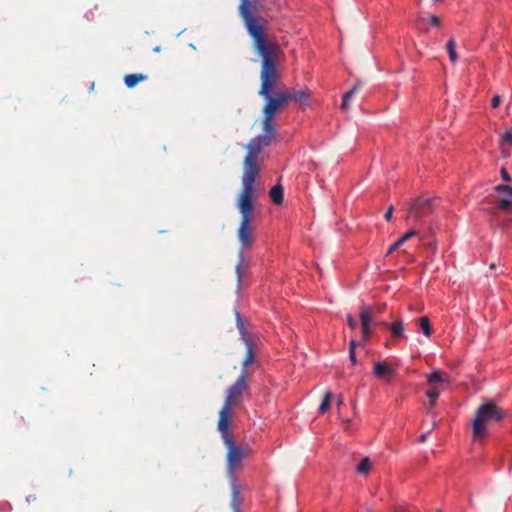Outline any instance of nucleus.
Segmentation results:
<instances>
[{
  "label": "nucleus",
  "instance_id": "f257e3e1",
  "mask_svg": "<svg viewBox=\"0 0 512 512\" xmlns=\"http://www.w3.org/2000/svg\"><path fill=\"white\" fill-rule=\"evenodd\" d=\"M254 52L261 59V85L258 94L266 101L262 112L275 117L277 112L281 111L290 102V96L285 92V89L273 93L280 80L277 64L283 56V51L280 44H271L268 47L254 49Z\"/></svg>",
  "mask_w": 512,
  "mask_h": 512
},
{
  "label": "nucleus",
  "instance_id": "f03ea898",
  "mask_svg": "<svg viewBox=\"0 0 512 512\" xmlns=\"http://www.w3.org/2000/svg\"><path fill=\"white\" fill-rule=\"evenodd\" d=\"M254 196L255 180L242 177V189L237 199V208L241 214L237 237L243 249H250L254 242Z\"/></svg>",
  "mask_w": 512,
  "mask_h": 512
},
{
  "label": "nucleus",
  "instance_id": "7ed1b4c3",
  "mask_svg": "<svg viewBox=\"0 0 512 512\" xmlns=\"http://www.w3.org/2000/svg\"><path fill=\"white\" fill-rule=\"evenodd\" d=\"M257 5L258 0H240L238 8L245 28L252 38L253 50L268 47L271 44H279L274 37H270L267 33L268 21L264 17L253 13L257 10Z\"/></svg>",
  "mask_w": 512,
  "mask_h": 512
},
{
  "label": "nucleus",
  "instance_id": "20e7f679",
  "mask_svg": "<svg viewBox=\"0 0 512 512\" xmlns=\"http://www.w3.org/2000/svg\"><path fill=\"white\" fill-rule=\"evenodd\" d=\"M273 119L274 116L263 114L262 129L264 134L256 136L245 146L247 155L244 158L242 177L256 180L259 173L257 158L262 149L269 146L276 135Z\"/></svg>",
  "mask_w": 512,
  "mask_h": 512
},
{
  "label": "nucleus",
  "instance_id": "39448f33",
  "mask_svg": "<svg viewBox=\"0 0 512 512\" xmlns=\"http://www.w3.org/2000/svg\"><path fill=\"white\" fill-rule=\"evenodd\" d=\"M502 411L493 401L481 404L475 413V419L472 423V434L475 440L486 437L487 428L490 423L500 422L505 417Z\"/></svg>",
  "mask_w": 512,
  "mask_h": 512
},
{
  "label": "nucleus",
  "instance_id": "423d86ee",
  "mask_svg": "<svg viewBox=\"0 0 512 512\" xmlns=\"http://www.w3.org/2000/svg\"><path fill=\"white\" fill-rule=\"evenodd\" d=\"M235 316H236L237 328L239 330L241 339L246 346V354L242 361L240 375H244V376L248 377V368L250 365H252L254 363V361L256 359L255 345H254V342L251 340V338L248 335V331L244 326V322L242 320L240 313L236 311Z\"/></svg>",
  "mask_w": 512,
  "mask_h": 512
},
{
  "label": "nucleus",
  "instance_id": "0eeeda50",
  "mask_svg": "<svg viewBox=\"0 0 512 512\" xmlns=\"http://www.w3.org/2000/svg\"><path fill=\"white\" fill-rule=\"evenodd\" d=\"M249 394L248 377L239 375L235 382L228 388L224 405L234 408L239 405L244 396Z\"/></svg>",
  "mask_w": 512,
  "mask_h": 512
},
{
  "label": "nucleus",
  "instance_id": "6e6552de",
  "mask_svg": "<svg viewBox=\"0 0 512 512\" xmlns=\"http://www.w3.org/2000/svg\"><path fill=\"white\" fill-rule=\"evenodd\" d=\"M227 449L226 461H227V474L229 478H234L235 470L244 458L243 454L239 451L238 446L234 440H227L224 442Z\"/></svg>",
  "mask_w": 512,
  "mask_h": 512
},
{
  "label": "nucleus",
  "instance_id": "1a4fd4ad",
  "mask_svg": "<svg viewBox=\"0 0 512 512\" xmlns=\"http://www.w3.org/2000/svg\"><path fill=\"white\" fill-rule=\"evenodd\" d=\"M495 191L498 193L495 200L496 206L490 212L494 213L495 209L512 212V187L500 184L495 187Z\"/></svg>",
  "mask_w": 512,
  "mask_h": 512
},
{
  "label": "nucleus",
  "instance_id": "9d476101",
  "mask_svg": "<svg viewBox=\"0 0 512 512\" xmlns=\"http://www.w3.org/2000/svg\"><path fill=\"white\" fill-rule=\"evenodd\" d=\"M233 413V408L227 405L222 406L219 411V420H218V431L221 434V438L223 443L227 440H233L231 432H230V421Z\"/></svg>",
  "mask_w": 512,
  "mask_h": 512
},
{
  "label": "nucleus",
  "instance_id": "9b49d317",
  "mask_svg": "<svg viewBox=\"0 0 512 512\" xmlns=\"http://www.w3.org/2000/svg\"><path fill=\"white\" fill-rule=\"evenodd\" d=\"M431 203L430 198H417L410 206L409 215L417 219L422 218L431 212Z\"/></svg>",
  "mask_w": 512,
  "mask_h": 512
},
{
  "label": "nucleus",
  "instance_id": "f8f14e48",
  "mask_svg": "<svg viewBox=\"0 0 512 512\" xmlns=\"http://www.w3.org/2000/svg\"><path fill=\"white\" fill-rule=\"evenodd\" d=\"M373 374L379 379H389L395 375V370L391 368L387 361L375 362Z\"/></svg>",
  "mask_w": 512,
  "mask_h": 512
},
{
  "label": "nucleus",
  "instance_id": "ddd939ff",
  "mask_svg": "<svg viewBox=\"0 0 512 512\" xmlns=\"http://www.w3.org/2000/svg\"><path fill=\"white\" fill-rule=\"evenodd\" d=\"M231 480V506L234 512H240V506L242 504V497L240 489L237 483L236 477L230 478Z\"/></svg>",
  "mask_w": 512,
  "mask_h": 512
},
{
  "label": "nucleus",
  "instance_id": "4468645a",
  "mask_svg": "<svg viewBox=\"0 0 512 512\" xmlns=\"http://www.w3.org/2000/svg\"><path fill=\"white\" fill-rule=\"evenodd\" d=\"M285 92L289 94L290 101L293 100L301 105L306 104L309 99V96H310V91L308 89L300 90V91H293L290 89H285Z\"/></svg>",
  "mask_w": 512,
  "mask_h": 512
},
{
  "label": "nucleus",
  "instance_id": "2eb2a0df",
  "mask_svg": "<svg viewBox=\"0 0 512 512\" xmlns=\"http://www.w3.org/2000/svg\"><path fill=\"white\" fill-rule=\"evenodd\" d=\"M427 381L429 384L433 385L438 382H450L449 376H447L443 371L441 370H435L431 374L427 376Z\"/></svg>",
  "mask_w": 512,
  "mask_h": 512
},
{
  "label": "nucleus",
  "instance_id": "dca6fc26",
  "mask_svg": "<svg viewBox=\"0 0 512 512\" xmlns=\"http://www.w3.org/2000/svg\"><path fill=\"white\" fill-rule=\"evenodd\" d=\"M147 79V76L141 73L128 74L124 77V83L128 88L135 87L141 81Z\"/></svg>",
  "mask_w": 512,
  "mask_h": 512
},
{
  "label": "nucleus",
  "instance_id": "f3484780",
  "mask_svg": "<svg viewBox=\"0 0 512 512\" xmlns=\"http://www.w3.org/2000/svg\"><path fill=\"white\" fill-rule=\"evenodd\" d=\"M389 330L394 338H403L405 336L404 323L402 320H397L389 324Z\"/></svg>",
  "mask_w": 512,
  "mask_h": 512
},
{
  "label": "nucleus",
  "instance_id": "a211bd4d",
  "mask_svg": "<svg viewBox=\"0 0 512 512\" xmlns=\"http://www.w3.org/2000/svg\"><path fill=\"white\" fill-rule=\"evenodd\" d=\"M361 326L371 325L373 323V312L369 306H362L360 310Z\"/></svg>",
  "mask_w": 512,
  "mask_h": 512
},
{
  "label": "nucleus",
  "instance_id": "6ab92c4d",
  "mask_svg": "<svg viewBox=\"0 0 512 512\" xmlns=\"http://www.w3.org/2000/svg\"><path fill=\"white\" fill-rule=\"evenodd\" d=\"M269 195L273 203L275 204H282L283 202V188L281 185H275L273 186L270 191Z\"/></svg>",
  "mask_w": 512,
  "mask_h": 512
},
{
  "label": "nucleus",
  "instance_id": "aec40b11",
  "mask_svg": "<svg viewBox=\"0 0 512 512\" xmlns=\"http://www.w3.org/2000/svg\"><path fill=\"white\" fill-rule=\"evenodd\" d=\"M418 324L426 337H430L432 335L433 329L427 316L420 317L418 319Z\"/></svg>",
  "mask_w": 512,
  "mask_h": 512
},
{
  "label": "nucleus",
  "instance_id": "412c9836",
  "mask_svg": "<svg viewBox=\"0 0 512 512\" xmlns=\"http://www.w3.org/2000/svg\"><path fill=\"white\" fill-rule=\"evenodd\" d=\"M447 52L449 55V59L452 63H455L458 60V55L456 52V41L454 38L448 40L446 44Z\"/></svg>",
  "mask_w": 512,
  "mask_h": 512
},
{
  "label": "nucleus",
  "instance_id": "4be33fe9",
  "mask_svg": "<svg viewBox=\"0 0 512 512\" xmlns=\"http://www.w3.org/2000/svg\"><path fill=\"white\" fill-rule=\"evenodd\" d=\"M359 85H354L348 92H346L343 96V100L341 103V108L346 110L349 108V101L350 99L355 95V93L358 91Z\"/></svg>",
  "mask_w": 512,
  "mask_h": 512
},
{
  "label": "nucleus",
  "instance_id": "5701e85b",
  "mask_svg": "<svg viewBox=\"0 0 512 512\" xmlns=\"http://www.w3.org/2000/svg\"><path fill=\"white\" fill-rule=\"evenodd\" d=\"M332 400V393L330 391H327L322 399V402L319 406V412L324 414L330 407Z\"/></svg>",
  "mask_w": 512,
  "mask_h": 512
},
{
  "label": "nucleus",
  "instance_id": "b1692460",
  "mask_svg": "<svg viewBox=\"0 0 512 512\" xmlns=\"http://www.w3.org/2000/svg\"><path fill=\"white\" fill-rule=\"evenodd\" d=\"M371 468V462L368 457L363 458L360 463L357 465V472L359 474H367Z\"/></svg>",
  "mask_w": 512,
  "mask_h": 512
},
{
  "label": "nucleus",
  "instance_id": "393cba45",
  "mask_svg": "<svg viewBox=\"0 0 512 512\" xmlns=\"http://www.w3.org/2000/svg\"><path fill=\"white\" fill-rule=\"evenodd\" d=\"M440 391L437 387H431L427 390L426 395L429 398L430 407H433L438 399Z\"/></svg>",
  "mask_w": 512,
  "mask_h": 512
},
{
  "label": "nucleus",
  "instance_id": "a878e982",
  "mask_svg": "<svg viewBox=\"0 0 512 512\" xmlns=\"http://www.w3.org/2000/svg\"><path fill=\"white\" fill-rule=\"evenodd\" d=\"M417 235V231L412 229L406 232L403 236H401L396 242L402 246L405 242L410 240L412 237Z\"/></svg>",
  "mask_w": 512,
  "mask_h": 512
},
{
  "label": "nucleus",
  "instance_id": "bb28decb",
  "mask_svg": "<svg viewBox=\"0 0 512 512\" xmlns=\"http://www.w3.org/2000/svg\"><path fill=\"white\" fill-rule=\"evenodd\" d=\"M501 144L512 146V131H507L502 135Z\"/></svg>",
  "mask_w": 512,
  "mask_h": 512
},
{
  "label": "nucleus",
  "instance_id": "cd10ccee",
  "mask_svg": "<svg viewBox=\"0 0 512 512\" xmlns=\"http://www.w3.org/2000/svg\"><path fill=\"white\" fill-rule=\"evenodd\" d=\"M239 258H240V261H239V263L236 266V273H237L238 282H240L241 278H242L241 267H242V264H243V252L239 253Z\"/></svg>",
  "mask_w": 512,
  "mask_h": 512
},
{
  "label": "nucleus",
  "instance_id": "c85d7f7f",
  "mask_svg": "<svg viewBox=\"0 0 512 512\" xmlns=\"http://www.w3.org/2000/svg\"><path fill=\"white\" fill-rule=\"evenodd\" d=\"M371 325L361 326L363 340L367 341L371 336Z\"/></svg>",
  "mask_w": 512,
  "mask_h": 512
},
{
  "label": "nucleus",
  "instance_id": "c756f323",
  "mask_svg": "<svg viewBox=\"0 0 512 512\" xmlns=\"http://www.w3.org/2000/svg\"><path fill=\"white\" fill-rule=\"evenodd\" d=\"M427 21L429 22L430 25L432 26H436V27H439L441 25V21L440 19L435 16V15H430L428 18H427Z\"/></svg>",
  "mask_w": 512,
  "mask_h": 512
},
{
  "label": "nucleus",
  "instance_id": "7c9ffc66",
  "mask_svg": "<svg viewBox=\"0 0 512 512\" xmlns=\"http://www.w3.org/2000/svg\"><path fill=\"white\" fill-rule=\"evenodd\" d=\"M347 323L351 329H356L357 327V321L354 319V317L351 314L347 315Z\"/></svg>",
  "mask_w": 512,
  "mask_h": 512
},
{
  "label": "nucleus",
  "instance_id": "2f4dec72",
  "mask_svg": "<svg viewBox=\"0 0 512 512\" xmlns=\"http://www.w3.org/2000/svg\"><path fill=\"white\" fill-rule=\"evenodd\" d=\"M238 449L243 454L244 458L251 453V449L248 445L238 446Z\"/></svg>",
  "mask_w": 512,
  "mask_h": 512
},
{
  "label": "nucleus",
  "instance_id": "473e14b6",
  "mask_svg": "<svg viewBox=\"0 0 512 512\" xmlns=\"http://www.w3.org/2000/svg\"><path fill=\"white\" fill-rule=\"evenodd\" d=\"M501 103V97L499 95H495L491 100V106L493 108H497L500 106Z\"/></svg>",
  "mask_w": 512,
  "mask_h": 512
},
{
  "label": "nucleus",
  "instance_id": "72a5a7b5",
  "mask_svg": "<svg viewBox=\"0 0 512 512\" xmlns=\"http://www.w3.org/2000/svg\"><path fill=\"white\" fill-rule=\"evenodd\" d=\"M501 177L506 182H510L511 181V177H510L508 171L505 168L501 169Z\"/></svg>",
  "mask_w": 512,
  "mask_h": 512
},
{
  "label": "nucleus",
  "instance_id": "f704fd0d",
  "mask_svg": "<svg viewBox=\"0 0 512 512\" xmlns=\"http://www.w3.org/2000/svg\"><path fill=\"white\" fill-rule=\"evenodd\" d=\"M392 214H393V206L391 205L388 210L386 211V213L384 214V218L385 220L389 221L391 220L392 218Z\"/></svg>",
  "mask_w": 512,
  "mask_h": 512
},
{
  "label": "nucleus",
  "instance_id": "c9c22d12",
  "mask_svg": "<svg viewBox=\"0 0 512 512\" xmlns=\"http://www.w3.org/2000/svg\"><path fill=\"white\" fill-rule=\"evenodd\" d=\"M349 360H350V362L352 363V365H355V364H356L357 359H356V353H355V351H349Z\"/></svg>",
  "mask_w": 512,
  "mask_h": 512
},
{
  "label": "nucleus",
  "instance_id": "e433bc0d",
  "mask_svg": "<svg viewBox=\"0 0 512 512\" xmlns=\"http://www.w3.org/2000/svg\"><path fill=\"white\" fill-rule=\"evenodd\" d=\"M399 247H401V246H400L397 242H395L394 244H392V245L389 247V249H388V251H387L386 255L391 254L392 252H394V251H395L396 249H398Z\"/></svg>",
  "mask_w": 512,
  "mask_h": 512
},
{
  "label": "nucleus",
  "instance_id": "4c0bfd02",
  "mask_svg": "<svg viewBox=\"0 0 512 512\" xmlns=\"http://www.w3.org/2000/svg\"><path fill=\"white\" fill-rule=\"evenodd\" d=\"M357 342L355 340H351L349 343V351H355L357 347Z\"/></svg>",
  "mask_w": 512,
  "mask_h": 512
},
{
  "label": "nucleus",
  "instance_id": "58836bf2",
  "mask_svg": "<svg viewBox=\"0 0 512 512\" xmlns=\"http://www.w3.org/2000/svg\"><path fill=\"white\" fill-rule=\"evenodd\" d=\"M427 435H428V433H424V434H422V435L419 437V442H421V443L425 442V441H426V439H427Z\"/></svg>",
  "mask_w": 512,
  "mask_h": 512
},
{
  "label": "nucleus",
  "instance_id": "ea45409f",
  "mask_svg": "<svg viewBox=\"0 0 512 512\" xmlns=\"http://www.w3.org/2000/svg\"><path fill=\"white\" fill-rule=\"evenodd\" d=\"M378 325H381V326L389 329V324L387 322H381V323H378Z\"/></svg>",
  "mask_w": 512,
  "mask_h": 512
},
{
  "label": "nucleus",
  "instance_id": "a19ab883",
  "mask_svg": "<svg viewBox=\"0 0 512 512\" xmlns=\"http://www.w3.org/2000/svg\"><path fill=\"white\" fill-rule=\"evenodd\" d=\"M343 403V397L342 396H339L338 397V400H337V404L338 405H341Z\"/></svg>",
  "mask_w": 512,
  "mask_h": 512
},
{
  "label": "nucleus",
  "instance_id": "79ce46f5",
  "mask_svg": "<svg viewBox=\"0 0 512 512\" xmlns=\"http://www.w3.org/2000/svg\"><path fill=\"white\" fill-rule=\"evenodd\" d=\"M495 267H496L495 263H491V264H490V268H491V269H494Z\"/></svg>",
  "mask_w": 512,
  "mask_h": 512
},
{
  "label": "nucleus",
  "instance_id": "37998d69",
  "mask_svg": "<svg viewBox=\"0 0 512 512\" xmlns=\"http://www.w3.org/2000/svg\"><path fill=\"white\" fill-rule=\"evenodd\" d=\"M437 512H441V511H437Z\"/></svg>",
  "mask_w": 512,
  "mask_h": 512
}]
</instances>
